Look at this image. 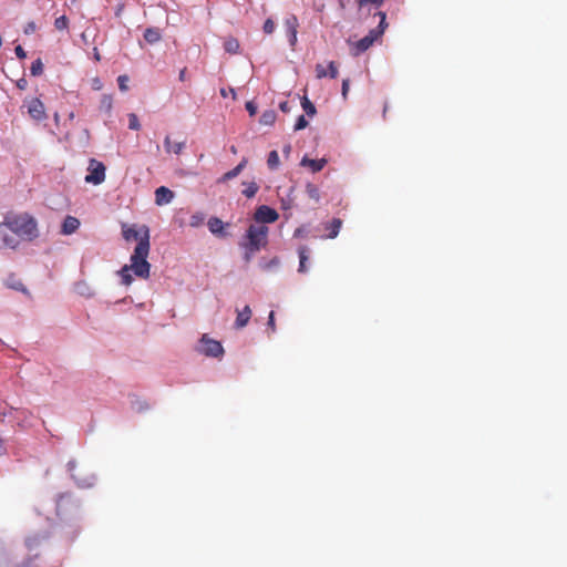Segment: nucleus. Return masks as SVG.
Here are the masks:
<instances>
[{"instance_id": "nucleus-1", "label": "nucleus", "mask_w": 567, "mask_h": 567, "mask_svg": "<svg viewBox=\"0 0 567 567\" xmlns=\"http://www.w3.org/2000/svg\"><path fill=\"white\" fill-rule=\"evenodd\" d=\"M147 257L148 245L145 239L140 246L135 247L134 252L131 256V264L123 266L118 271L123 285L130 286L132 284L133 278L131 276V271L142 279H147L150 277L151 264L147 261Z\"/></svg>"}, {"instance_id": "nucleus-2", "label": "nucleus", "mask_w": 567, "mask_h": 567, "mask_svg": "<svg viewBox=\"0 0 567 567\" xmlns=\"http://www.w3.org/2000/svg\"><path fill=\"white\" fill-rule=\"evenodd\" d=\"M269 228L266 225L251 224L239 246L244 249V260L249 264L254 255L268 244Z\"/></svg>"}, {"instance_id": "nucleus-3", "label": "nucleus", "mask_w": 567, "mask_h": 567, "mask_svg": "<svg viewBox=\"0 0 567 567\" xmlns=\"http://www.w3.org/2000/svg\"><path fill=\"white\" fill-rule=\"evenodd\" d=\"M3 226L13 235L27 238L29 240L38 236V226L33 217L29 215H19L6 218Z\"/></svg>"}, {"instance_id": "nucleus-4", "label": "nucleus", "mask_w": 567, "mask_h": 567, "mask_svg": "<svg viewBox=\"0 0 567 567\" xmlns=\"http://www.w3.org/2000/svg\"><path fill=\"white\" fill-rule=\"evenodd\" d=\"M122 235L126 241L136 240V246H140L146 238L147 245L150 246V230L147 226H141L137 229L135 225L123 224Z\"/></svg>"}, {"instance_id": "nucleus-5", "label": "nucleus", "mask_w": 567, "mask_h": 567, "mask_svg": "<svg viewBox=\"0 0 567 567\" xmlns=\"http://www.w3.org/2000/svg\"><path fill=\"white\" fill-rule=\"evenodd\" d=\"M89 174L85 176L87 184L100 185L105 181V165L95 159L91 158L87 167Z\"/></svg>"}, {"instance_id": "nucleus-6", "label": "nucleus", "mask_w": 567, "mask_h": 567, "mask_svg": "<svg viewBox=\"0 0 567 567\" xmlns=\"http://www.w3.org/2000/svg\"><path fill=\"white\" fill-rule=\"evenodd\" d=\"M198 351L207 357L218 358L224 354V348L217 340L210 339L207 334H204L200 339Z\"/></svg>"}, {"instance_id": "nucleus-7", "label": "nucleus", "mask_w": 567, "mask_h": 567, "mask_svg": "<svg viewBox=\"0 0 567 567\" xmlns=\"http://www.w3.org/2000/svg\"><path fill=\"white\" fill-rule=\"evenodd\" d=\"M278 218L279 214L277 213V210L267 205L259 206L254 214V219L256 224L260 225H265L267 223H275Z\"/></svg>"}, {"instance_id": "nucleus-8", "label": "nucleus", "mask_w": 567, "mask_h": 567, "mask_svg": "<svg viewBox=\"0 0 567 567\" xmlns=\"http://www.w3.org/2000/svg\"><path fill=\"white\" fill-rule=\"evenodd\" d=\"M28 113L35 121H42L47 117L44 104L37 97L28 102Z\"/></svg>"}, {"instance_id": "nucleus-9", "label": "nucleus", "mask_w": 567, "mask_h": 567, "mask_svg": "<svg viewBox=\"0 0 567 567\" xmlns=\"http://www.w3.org/2000/svg\"><path fill=\"white\" fill-rule=\"evenodd\" d=\"M375 39L377 38H361L360 40L354 42L349 40L351 54L357 56L362 52L367 51L373 44Z\"/></svg>"}, {"instance_id": "nucleus-10", "label": "nucleus", "mask_w": 567, "mask_h": 567, "mask_svg": "<svg viewBox=\"0 0 567 567\" xmlns=\"http://www.w3.org/2000/svg\"><path fill=\"white\" fill-rule=\"evenodd\" d=\"M186 147V141L173 142L171 136L167 135L164 138V148L167 154H176L179 155Z\"/></svg>"}, {"instance_id": "nucleus-11", "label": "nucleus", "mask_w": 567, "mask_h": 567, "mask_svg": "<svg viewBox=\"0 0 567 567\" xmlns=\"http://www.w3.org/2000/svg\"><path fill=\"white\" fill-rule=\"evenodd\" d=\"M173 198L174 193L165 186H161L155 190V203L158 206L171 203Z\"/></svg>"}, {"instance_id": "nucleus-12", "label": "nucleus", "mask_w": 567, "mask_h": 567, "mask_svg": "<svg viewBox=\"0 0 567 567\" xmlns=\"http://www.w3.org/2000/svg\"><path fill=\"white\" fill-rule=\"evenodd\" d=\"M80 227V220L74 216H66L62 223L61 234L71 235Z\"/></svg>"}, {"instance_id": "nucleus-13", "label": "nucleus", "mask_w": 567, "mask_h": 567, "mask_svg": "<svg viewBox=\"0 0 567 567\" xmlns=\"http://www.w3.org/2000/svg\"><path fill=\"white\" fill-rule=\"evenodd\" d=\"M8 231L10 230L6 228L3 224H0V241L2 243V247L16 248L18 239Z\"/></svg>"}, {"instance_id": "nucleus-14", "label": "nucleus", "mask_w": 567, "mask_h": 567, "mask_svg": "<svg viewBox=\"0 0 567 567\" xmlns=\"http://www.w3.org/2000/svg\"><path fill=\"white\" fill-rule=\"evenodd\" d=\"M247 163H248V159L246 157H244L237 166H235L233 169L226 172L218 179V183H226V182L237 177L243 172V169L246 167Z\"/></svg>"}, {"instance_id": "nucleus-15", "label": "nucleus", "mask_w": 567, "mask_h": 567, "mask_svg": "<svg viewBox=\"0 0 567 567\" xmlns=\"http://www.w3.org/2000/svg\"><path fill=\"white\" fill-rule=\"evenodd\" d=\"M251 318V309L249 306H245L243 310L237 311V318L235 321L236 328L240 329L247 326Z\"/></svg>"}, {"instance_id": "nucleus-16", "label": "nucleus", "mask_w": 567, "mask_h": 567, "mask_svg": "<svg viewBox=\"0 0 567 567\" xmlns=\"http://www.w3.org/2000/svg\"><path fill=\"white\" fill-rule=\"evenodd\" d=\"M284 28L287 35H296L298 20L293 14H287L284 19Z\"/></svg>"}, {"instance_id": "nucleus-17", "label": "nucleus", "mask_w": 567, "mask_h": 567, "mask_svg": "<svg viewBox=\"0 0 567 567\" xmlns=\"http://www.w3.org/2000/svg\"><path fill=\"white\" fill-rule=\"evenodd\" d=\"M327 164V159H311L308 157H303L301 159V165L309 167L313 173L320 172Z\"/></svg>"}, {"instance_id": "nucleus-18", "label": "nucleus", "mask_w": 567, "mask_h": 567, "mask_svg": "<svg viewBox=\"0 0 567 567\" xmlns=\"http://www.w3.org/2000/svg\"><path fill=\"white\" fill-rule=\"evenodd\" d=\"M207 225H208L209 230L213 234L219 235V236H225L224 223L221 219H219L217 217H212V218H209Z\"/></svg>"}, {"instance_id": "nucleus-19", "label": "nucleus", "mask_w": 567, "mask_h": 567, "mask_svg": "<svg viewBox=\"0 0 567 567\" xmlns=\"http://www.w3.org/2000/svg\"><path fill=\"white\" fill-rule=\"evenodd\" d=\"M377 16L379 17V24L374 30L370 31L369 35H382L386 30L388 23L385 21L386 20L385 13L378 12Z\"/></svg>"}, {"instance_id": "nucleus-20", "label": "nucleus", "mask_w": 567, "mask_h": 567, "mask_svg": "<svg viewBox=\"0 0 567 567\" xmlns=\"http://www.w3.org/2000/svg\"><path fill=\"white\" fill-rule=\"evenodd\" d=\"M298 254H299V268H298V271L299 272H306L307 271V267H306V262L309 258V249L308 247L306 246H301L299 249H298Z\"/></svg>"}, {"instance_id": "nucleus-21", "label": "nucleus", "mask_w": 567, "mask_h": 567, "mask_svg": "<svg viewBox=\"0 0 567 567\" xmlns=\"http://www.w3.org/2000/svg\"><path fill=\"white\" fill-rule=\"evenodd\" d=\"M342 220L339 218H333L329 225L326 227L329 230V238H336L341 229Z\"/></svg>"}, {"instance_id": "nucleus-22", "label": "nucleus", "mask_w": 567, "mask_h": 567, "mask_svg": "<svg viewBox=\"0 0 567 567\" xmlns=\"http://www.w3.org/2000/svg\"><path fill=\"white\" fill-rule=\"evenodd\" d=\"M276 117L277 114L274 110H267L261 114L259 123L262 125H272L276 122Z\"/></svg>"}, {"instance_id": "nucleus-23", "label": "nucleus", "mask_w": 567, "mask_h": 567, "mask_svg": "<svg viewBox=\"0 0 567 567\" xmlns=\"http://www.w3.org/2000/svg\"><path fill=\"white\" fill-rule=\"evenodd\" d=\"M243 185L245 186L244 190H243V194L247 197V198H252L257 192L259 190V186L257 183L255 182H250V183H243Z\"/></svg>"}, {"instance_id": "nucleus-24", "label": "nucleus", "mask_w": 567, "mask_h": 567, "mask_svg": "<svg viewBox=\"0 0 567 567\" xmlns=\"http://www.w3.org/2000/svg\"><path fill=\"white\" fill-rule=\"evenodd\" d=\"M306 193H307V195H308V197L310 199L315 200L316 203H319V200H320V190H319L317 185L311 184V183L307 184L306 185Z\"/></svg>"}, {"instance_id": "nucleus-25", "label": "nucleus", "mask_w": 567, "mask_h": 567, "mask_svg": "<svg viewBox=\"0 0 567 567\" xmlns=\"http://www.w3.org/2000/svg\"><path fill=\"white\" fill-rule=\"evenodd\" d=\"M225 50L230 53L235 54L239 50V42L237 38H228V40L224 43Z\"/></svg>"}, {"instance_id": "nucleus-26", "label": "nucleus", "mask_w": 567, "mask_h": 567, "mask_svg": "<svg viewBox=\"0 0 567 567\" xmlns=\"http://www.w3.org/2000/svg\"><path fill=\"white\" fill-rule=\"evenodd\" d=\"M301 106L308 116H313L316 114V107L307 96L302 97Z\"/></svg>"}, {"instance_id": "nucleus-27", "label": "nucleus", "mask_w": 567, "mask_h": 567, "mask_svg": "<svg viewBox=\"0 0 567 567\" xmlns=\"http://www.w3.org/2000/svg\"><path fill=\"white\" fill-rule=\"evenodd\" d=\"M267 165L270 169H276L279 165V155L277 151H271L267 158Z\"/></svg>"}, {"instance_id": "nucleus-28", "label": "nucleus", "mask_w": 567, "mask_h": 567, "mask_svg": "<svg viewBox=\"0 0 567 567\" xmlns=\"http://www.w3.org/2000/svg\"><path fill=\"white\" fill-rule=\"evenodd\" d=\"M30 72L33 76H39L43 73V63L41 59H37L32 62Z\"/></svg>"}, {"instance_id": "nucleus-29", "label": "nucleus", "mask_w": 567, "mask_h": 567, "mask_svg": "<svg viewBox=\"0 0 567 567\" xmlns=\"http://www.w3.org/2000/svg\"><path fill=\"white\" fill-rule=\"evenodd\" d=\"M66 466H68V470L71 473L72 477L78 482L79 485H82V486L90 485L89 483L81 481L80 477L76 475V473H75L76 462L75 461H70Z\"/></svg>"}, {"instance_id": "nucleus-30", "label": "nucleus", "mask_w": 567, "mask_h": 567, "mask_svg": "<svg viewBox=\"0 0 567 567\" xmlns=\"http://www.w3.org/2000/svg\"><path fill=\"white\" fill-rule=\"evenodd\" d=\"M69 20L65 16H61L55 19L54 25L58 31L63 32L68 29Z\"/></svg>"}, {"instance_id": "nucleus-31", "label": "nucleus", "mask_w": 567, "mask_h": 567, "mask_svg": "<svg viewBox=\"0 0 567 567\" xmlns=\"http://www.w3.org/2000/svg\"><path fill=\"white\" fill-rule=\"evenodd\" d=\"M128 127L134 131H138L141 128L138 117L134 113L128 115Z\"/></svg>"}, {"instance_id": "nucleus-32", "label": "nucleus", "mask_w": 567, "mask_h": 567, "mask_svg": "<svg viewBox=\"0 0 567 567\" xmlns=\"http://www.w3.org/2000/svg\"><path fill=\"white\" fill-rule=\"evenodd\" d=\"M308 126V121L306 120L305 115H300L295 124V131L303 130Z\"/></svg>"}, {"instance_id": "nucleus-33", "label": "nucleus", "mask_w": 567, "mask_h": 567, "mask_svg": "<svg viewBox=\"0 0 567 567\" xmlns=\"http://www.w3.org/2000/svg\"><path fill=\"white\" fill-rule=\"evenodd\" d=\"M127 82H128V76L127 75H120L117 78V83H118V87L121 91H126L127 90Z\"/></svg>"}, {"instance_id": "nucleus-34", "label": "nucleus", "mask_w": 567, "mask_h": 567, "mask_svg": "<svg viewBox=\"0 0 567 567\" xmlns=\"http://www.w3.org/2000/svg\"><path fill=\"white\" fill-rule=\"evenodd\" d=\"M316 76L318 79H322V78L328 76V73H327V71H326V69H324V66L322 64H317L316 65Z\"/></svg>"}, {"instance_id": "nucleus-35", "label": "nucleus", "mask_w": 567, "mask_h": 567, "mask_svg": "<svg viewBox=\"0 0 567 567\" xmlns=\"http://www.w3.org/2000/svg\"><path fill=\"white\" fill-rule=\"evenodd\" d=\"M327 73H328V75H329L331 79H336V78L338 76L339 72H338V68H337V65H336V63H334V62H332V61H331V62L329 63V72H327Z\"/></svg>"}, {"instance_id": "nucleus-36", "label": "nucleus", "mask_w": 567, "mask_h": 567, "mask_svg": "<svg viewBox=\"0 0 567 567\" xmlns=\"http://www.w3.org/2000/svg\"><path fill=\"white\" fill-rule=\"evenodd\" d=\"M246 110L250 116H254L257 113V105L252 101H248L246 103Z\"/></svg>"}, {"instance_id": "nucleus-37", "label": "nucleus", "mask_w": 567, "mask_h": 567, "mask_svg": "<svg viewBox=\"0 0 567 567\" xmlns=\"http://www.w3.org/2000/svg\"><path fill=\"white\" fill-rule=\"evenodd\" d=\"M264 31L266 33H272L275 31V23L271 19L266 20L264 24Z\"/></svg>"}, {"instance_id": "nucleus-38", "label": "nucleus", "mask_w": 567, "mask_h": 567, "mask_svg": "<svg viewBox=\"0 0 567 567\" xmlns=\"http://www.w3.org/2000/svg\"><path fill=\"white\" fill-rule=\"evenodd\" d=\"M349 87H350V80L349 79H344L342 81V90H341L343 99H347V95H348V92H349Z\"/></svg>"}, {"instance_id": "nucleus-39", "label": "nucleus", "mask_w": 567, "mask_h": 567, "mask_svg": "<svg viewBox=\"0 0 567 567\" xmlns=\"http://www.w3.org/2000/svg\"><path fill=\"white\" fill-rule=\"evenodd\" d=\"M70 501V497L68 495H60L56 501V507L60 509L63 507L64 503H68Z\"/></svg>"}, {"instance_id": "nucleus-40", "label": "nucleus", "mask_w": 567, "mask_h": 567, "mask_svg": "<svg viewBox=\"0 0 567 567\" xmlns=\"http://www.w3.org/2000/svg\"><path fill=\"white\" fill-rule=\"evenodd\" d=\"M37 31V27H35V23L34 22H29L25 28H24V33L28 35V34H32Z\"/></svg>"}, {"instance_id": "nucleus-41", "label": "nucleus", "mask_w": 567, "mask_h": 567, "mask_svg": "<svg viewBox=\"0 0 567 567\" xmlns=\"http://www.w3.org/2000/svg\"><path fill=\"white\" fill-rule=\"evenodd\" d=\"M268 327L272 330V332L276 330L275 326V312L270 311L269 318H268Z\"/></svg>"}, {"instance_id": "nucleus-42", "label": "nucleus", "mask_w": 567, "mask_h": 567, "mask_svg": "<svg viewBox=\"0 0 567 567\" xmlns=\"http://www.w3.org/2000/svg\"><path fill=\"white\" fill-rule=\"evenodd\" d=\"M14 51H16V54H17V56L19 59H25L27 53H25V51L23 50V48L21 45H17Z\"/></svg>"}, {"instance_id": "nucleus-43", "label": "nucleus", "mask_w": 567, "mask_h": 567, "mask_svg": "<svg viewBox=\"0 0 567 567\" xmlns=\"http://www.w3.org/2000/svg\"><path fill=\"white\" fill-rule=\"evenodd\" d=\"M279 109H280L282 112H285V113L289 112V111H290V106H289L288 101H284V102H281V103L279 104Z\"/></svg>"}, {"instance_id": "nucleus-44", "label": "nucleus", "mask_w": 567, "mask_h": 567, "mask_svg": "<svg viewBox=\"0 0 567 567\" xmlns=\"http://www.w3.org/2000/svg\"><path fill=\"white\" fill-rule=\"evenodd\" d=\"M17 86L20 89V90H24L27 87V81L24 79H20L18 82H17Z\"/></svg>"}, {"instance_id": "nucleus-45", "label": "nucleus", "mask_w": 567, "mask_h": 567, "mask_svg": "<svg viewBox=\"0 0 567 567\" xmlns=\"http://www.w3.org/2000/svg\"><path fill=\"white\" fill-rule=\"evenodd\" d=\"M203 220V217L193 216L192 217V226H197Z\"/></svg>"}, {"instance_id": "nucleus-46", "label": "nucleus", "mask_w": 567, "mask_h": 567, "mask_svg": "<svg viewBox=\"0 0 567 567\" xmlns=\"http://www.w3.org/2000/svg\"><path fill=\"white\" fill-rule=\"evenodd\" d=\"M93 58L97 62L101 60V55H100L99 49L96 47L93 48Z\"/></svg>"}, {"instance_id": "nucleus-47", "label": "nucleus", "mask_w": 567, "mask_h": 567, "mask_svg": "<svg viewBox=\"0 0 567 567\" xmlns=\"http://www.w3.org/2000/svg\"><path fill=\"white\" fill-rule=\"evenodd\" d=\"M103 104L107 107V109H111V97L110 96H104L103 97Z\"/></svg>"}, {"instance_id": "nucleus-48", "label": "nucleus", "mask_w": 567, "mask_h": 567, "mask_svg": "<svg viewBox=\"0 0 567 567\" xmlns=\"http://www.w3.org/2000/svg\"><path fill=\"white\" fill-rule=\"evenodd\" d=\"M178 79L181 81H185L186 80V68L182 69L181 72H179V75H178Z\"/></svg>"}, {"instance_id": "nucleus-49", "label": "nucleus", "mask_w": 567, "mask_h": 567, "mask_svg": "<svg viewBox=\"0 0 567 567\" xmlns=\"http://www.w3.org/2000/svg\"><path fill=\"white\" fill-rule=\"evenodd\" d=\"M17 567H35L31 560L23 563Z\"/></svg>"}, {"instance_id": "nucleus-50", "label": "nucleus", "mask_w": 567, "mask_h": 567, "mask_svg": "<svg viewBox=\"0 0 567 567\" xmlns=\"http://www.w3.org/2000/svg\"><path fill=\"white\" fill-rule=\"evenodd\" d=\"M0 567H8V563L6 558L0 559Z\"/></svg>"}, {"instance_id": "nucleus-51", "label": "nucleus", "mask_w": 567, "mask_h": 567, "mask_svg": "<svg viewBox=\"0 0 567 567\" xmlns=\"http://www.w3.org/2000/svg\"><path fill=\"white\" fill-rule=\"evenodd\" d=\"M159 38H148V37H145V40L148 42V43H153L154 41L158 40Z\"/></svg>"}, {"instance_id": "nucleus-52", "label": "nucleus", "mask_w": 567, "mask_h": 567, "mask_svg": "<svg viewBox=\"0 0 567 567\" xmlns=\"http://www.w3.org/2000/svg\"><path fill=\"white\" fill-rule=\"evenodd\" d=\"M144 35L145 37L153 35V30L152 29H146L145 32H144Z\"/></svg>"}, {"instance_id": "nucleus-53", "label": "nucleus", "mask_w": 567, "mask_h": 567, "mask_svg": "<svg viewBox=\"0 0 567 567\" xmlns=\"http://www.w3.org/2000/svg\"><path fill=\"white\" fill-rule=\"evenodd\" d=\"M296 41H297V37L291 38L290 44L293 47L296 44Z\"/></svg>"}, {"instance_id": "nucleus-54", "label": "nucleus", "mask_w": 567, "mask_h": 567, "mask_svg": "<svg viewBox=\"0 0 567 567\" xmlns=\"http://www.w3.org/2000/svg\"><path fill=\"white\" fill-rule=\"evenodd\" d=\"M229 92L231 93L233 99H236V92H235V90L230 87V89H229Z\"/></svg>"}, {"instance_id": "nucleus-55", "label": "nucleus", "mask_w": 567, "mask_h": 567, "mask_svg": "<svg viewBox=\"0 0 567 567\" xmlns=\"http://www.w3.org/2000/svg\"><path fill=\"white\" fill-rule=\"evenodd\" d=\"M300 235H301V229L300 228L296 229L295 236L297 237V236H300Z\"/></svg>"}, {"instance_id": "nucleus-56", "label": "nucleus", "mask_w": 567, "mask_h": 567, "mask_svg": "<svg viewBox=\"0 0 567 567\" xmlns=\"http://www.w3.org/2000/svg\"><path fill=\"white\" fill-rule=\"evenodd\" d=\"M220 94H221L224 97H226V96H227V94H226V90H225V89H221V90H220Z\"/></svg>"}, {"instance_id": "nucleus-57", "label": "nucleus", "mask_w": 567, "mask_h": 567, "mask_svg": "<svg viewBox=\"0 0 567 567\" xmlns=\"http://www.w3.org/2000/svg\"><path fill=\"white\" fill-rule=\"evenodd\" d=\"M386 111H388V106L384 105V107H383V115H385Z\"/></svg>"}, {"instance_id": "nucleus-58", "label": "nucleus", "mask_w": 567, "mask_h": 567, "mask_svg": "<svg viewBox=\"0 0 567 567\" xmlns=\"http://www.w3.org/2000/svg\"><path fill=\"white\" fill-rule=\"evenodd\" d=\"M230 151H231L234 154L237 152L235 146H231V147H230Z\"/></svg>"}, {"instance_id": "nucleus-59", "label": "nucleus", "mask_w": 567, "mask_h": 567, "mask_svg": "<svg viewBox=\"0 0 567 567\" xmlns=\"http://www.w3.org/2000/svg\"><path fill=\"white\" fill-rule=\"evenodd\" d=\"M382 0H371V2L373 3H377V2H381Z\"/></svg>"}]
</instances>
